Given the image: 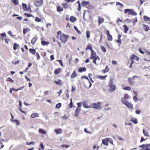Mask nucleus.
<instances>
[{
  "mask_svg": "<svg viewBox=\"0 0 150 150\" xmlns=\"http://www.w3.org/2000/svg\"><path fill=\"white\" fill-rule=\"evenodd\" d=\"M146 150H150V144H146Z\"/></svg>",
  "mask_w": 150,
  "mask_h": 150,
  "instance_id": "obj_54",
  "label": "nucleus"
},
{
  "mask_svg": "<svg viewBox=\"0 0 150 150\" xmlns=\"http://www.w3.org/2000/svg\"><path fill=\"white\" fill-rule=\"evenodd\" d=\"M22 5L23 6V9L24 11H27L28 10L27 5L26 4L23 3L22 4Z\"/></svg>",
  "mask_w": 150,
  "mask_h": 150,
  "instance_id": "obj_17",
  "label": "nucleus"
},
{
  "mask_svg": "<svg viewBox=\"0 0 150 150\" xmlns=\"http://www.w3.org/2000/svg\"><path fill=\"white\" fill-rule=\"evenodd\" d=\"M124 97L126 99H128L129 98V95L127 94H125L124 96Z\"/></svg>",
  "mask_w": 150,
  "mask_h": 150,
  "instance_id": "obj_64",
  "label": "nucleus"
},
{
  "mask_svg": "<svg viewBox=\"0 0 150 150\" xmlns=\"http://www.w3.org/2000/svg\"><path fill=\"white\" fill-rule=\"evenodd\" d=\"M138 50L139 52L141 53V54H144V52H143V51H142V50L141 49V48H139V49H138Z\"/></svg>",
  "mask_w": 150,
  "mask_h": 150,
  "instance_id": "obj_63",
  "label": "nucleus"
},
{
  "mask_svg": "<svg viewBox=\"0 0 150 150\" xmlns=\"http://www.w3.org/2000/svg\"><path fill=\"white\" fill-rule=\"evenodd\" d=\"M72 106H73V103H72V98H71V102L68 105V108L70 109L71 108H72Z\"/></svg>",
  "mask_w": 150,
  "mask_h": 150,
  "instance_id": "obj_34",
  "label": "nucleus"
},
{
  "mask_svg": "<svg viewBox=\"0 0 150 150\" xmlns=\"http://www.w3.org/2000/svg\"><path fill=\"white\" fill-rule=\"evenodd\" d=\"M122 89L124 90H127L130 91L131 90V88L129 86H127L125 87H123L122 88Z\"/></svg>",
  "mask_w": 150,
  "mask_h": 150,
  "instance_id": "obj_39",
  "label": "nucleus"
},
{
  "mask_svg": "<svg viewBox=\"0 0 150 150\" xmlns=\"http://www.w3.org/2000/svg\"><path fill=\"white\" fill-rule=\"evenodd\" d=\"M34 143H35L34 142L32 141V142H31L29 143L27 142H26V144L27 145H30V144H34Z\"/></svg>",
  "mask_w": 150,
  "mask_h": 150,
  "instance_id": "obj_58",
  "label": "nucleus"
},
{
  "mask_svg": "<svg viewBox=\"0 0 150 150\" xmlns=\"http://www.w3.org/2000/svg\"><path fill=\"white\" fill-rule=\"evenodd\" d=\"M13 122L16 123L17 126H19L20 125V123L19 121L17 119L14 120H13Z\"/></svg>",
  "mask_w": 150,
  "mask_h": 150,
  "instance_id": "obj_40",
  "label": "nucleus"
},
{
  "mask_svg": "<svg viewBox=\"0 0 150 150\" xmlns=\"http://www.w3.org/2000/svg\"><path fill=\"white\" fill-rule=\"evenodd\" d=\"M86 37L87 38H89L90 37V33L89 31H87L86 32Z\"/></svg>",
  "mask_w": 150,
  "mask_h": 150,
  "instance_id": "obj_47",
  "label": "nucleus"
},
{
  "mask_svg": "<svg viewBox=\"0 0 150 150\" xmlns=\"http://www.w3.org/2000/svg\"><path fill=\"white\" fill-rule=\"evenodd\" d=\"M144 20L145 21H150V18L149 17L146 16H144Z\"/></svg>",
  "mask_w": 150,
  "mask_h": 150,
  "instance_id": "obj_32",
  "label": "nucleus"
},
{
  "mask_svg": "<svg viewBox=\"0 0 150 150\" xmlns=\"http://www.w3.org/2000/svg\"><path fill=\"white\" fill-rule=\"evenodd\" d=\"M88 49L90 50L91 51L92 50H92V47L91 44L87 45L86 46V50H87Z\"/></svg>",
  "mask_w": 150,
  "mask_h": 150,
  "instance_id": "obj_28",
  "label": "nucleus"
},
{
  "mask_svg": "<svg viewBox=\"0 0 150 150\" xmlns=\"http://www.w3.org/2000/svg\"><path fill=\"white\" fill-rule=\"evenodd\" d=\"M133 99L134 101L136 103L139 100L135 96L133 97Z\"/></svg>",
  "mask_w": 150,
  "mask_h": 150,
  "instance_id": "obj_46",
  "label": "nucleus"
},
{
  "mask_svg": "<svg viewBox=\"0 0 150 150\" xmlns=\"http://www.w3.org/2000/svg\"><path fill=\"white\" fill-rule=\"evenodd\" d=\"M101 103L100 102H98L97 103H93L91 104V108L98 110L101 109Z\"/></svg>",
  "mask_w": 150,
  "mask_h": 150,
  "instance_id": "obj_3",
  "label": "nucleus"
},
{
  "mask_svg": "<svg viewBox=\"0 0 150 150\" xmlns=\"http://www.w3.org/2000/svg\"><path fill=\"white\" fill-rule=\"evenodd\" d=\"M130 59L131 60H133V59H136L137 61H139V57L134 54L132 55L130 57Z\"/></svg>",
  "mask_w": 150,
  "mask_h": 150,
  "instance_id": "obj_10",
  "label": "nucleus"
},
{
  "mask_svg": "<svg viewBox=\"0 0 150 150\" xmlns=\"http://www.w3.org/2000/svg\"><path fill=\"white\" fill-rule=\"evenodd\" d=\"M35 21L37 22H39L41 21V19L38 17L35 18Z\"/></svg>",
  "mask_w": 150,
  "mask_h": 150,
  "instance_id": "obj_55",
  "label": "nucleus"
},
{
  "mask_svg": "<svg viewBox=\"0 0 150 150\" xmlns=\"http://www.w3.org/2000/svg\"><path fill=\"white\" fill-rule=\"evenodd\" d=\"M89 2L88 1H84L82 2L81 3V5L82 6H86L87 5L89 4Z\"/></svg>",
  "mask_w": 150,
  "mask_h": 150,
  "instance_id": "obj_22",
  "label": "nucleus"
},
{
  "mask_svg": "<svg viewBox=\"0 0 150 150\" xmlns=\"http://www.w3.org/2000/svg\"><path fill=\"white\" fill-rule=\"evenodd\" d=\"M107 38H108V40L109 41H112V37L111 36V35H108L107 36Z\"/></svg>",
  "mask_w": 150,
  "mask_h": 150,
  "instance_id": "obj_42",
  "label": "nucleus"
},
{
  "mask_svg": "<svg viewBox=\"0 0 150 150\" xmlns=\"http://www.w3.org/2000/svg\"><path fill=\"white\" fill-rule=\"evenodd\" d=\"M123 26L124 27V29L125 32V33H127V31L128 30L129 28L125 25H124Z\"/></svg>",
  "mask_w": 150,
  "mask_h": 150,
  "instance_id": "obj_36",
  "label": "nucleus"
},
{
  "mask_svg": "<svg viewBox=\"0 0 150 150\" xmlns=\"http://www.w3.org/2000/svg\"><path fill=\"white\" fill-rule=\"evenodd\" d=\"M41 44L42 45L45 46L47 45L50 44V43L48 42H46L45 41H41Z\"/></svg>",
  "mask_w": 150,
  "mask_h": 150,
  "instance_id": "obj_29",
  "label": "nucleus"
},
{
  "mask_svg": "<svg viewBox=\"0 0 150 150\" xmlns=\"http://www.w3.org/2000/svg\"><path fill=\"white\" fill-rule=\"evenodd\" d=\"M125 105L128 108L130 109H132L133 108V105L130 102L127 101Z\"/></svg>",
  "mask_w": 150,
  "mask_h": 150,
  "instance_id": "obj_6",
  "label": "nucleus"
},
{
  "mask_svg": "<svg viewBox=\"0 0 150 150\" xmlns=\"http://www.w3.org/2000/svg\"><path fill=\"white\" fill-rule=\"evenodd\" d=\"M76 20V18L74 16H71L70 17V20L72 22H74Z\"/></svg>",
  "mask_w": 150,
  "mask_h": 150,
  "instance_id": "obj_26",
  "label": "nucleus"
},
{
  "mask_svg": "<svg viewBox=\"0 0 150 150\" xmlns=\"http://www.w3.org/2000/svg\"><path fill=\"white\" fill-rule=\"evenodd\" d=\"M43 1L42 0H37L34 2V5L37 7H39L42 5Z\"/></svg>",
  "mask_w": 150,
  "mask_h": 150,
  "instance_id": "obj_5",
  "label": "nucleus"
},
{
  "mask_svg": "<svg viewBox=\"0 0 150 150\" xmlns=\"http://www.w3.org/2000/svg\"><path fill=\"white\" fill-rule=\"evenodd\" d=\"M39 116V114L38 113H32L31 115V117L32 118H34L35 117H38Z\"/></svg>",
  "mask_w": 150,
  "mask_h": 150,
  "instance_id": "obj_16",
  "label": "nucleus"
},
{
  "mask_svg": "<svg viewBox=\"0 0 150 150\" xmlns=\"http://www.w3.org/2000/svg\"><path fill=\"white\" fill-rule=\"evenodd\" d=\"M57 34L58 35H60V39L61 42L63 43H65L67 40L68 36L62 33L60 31L57 32Z\"/></svg>",
  "mask_w": 150,
  "mask_h": 150,
  "instance_id": "obj_1",
  "label": "nucleus"
},
{
  "mask_svg": "<svg viewBox=\"0 0 150 150\" xmlns=\"http://www.w3.org/2000/svg\"><path fill=\"white\" fill-rule=\"evenodd\" d=\"M86 69L85 67H81L79 69L78 71L80 72H82L83 71H85Z\"/></svg>",
  "mask_w": 150,
  "mask_h": 150,
  "instance_id": "obj_24",
  "label": "nucleus"
},
{
  "mask_svg": "<svg viewBox=\"0 0 150 150\" xmlns=\"http://www.w3.org/2000/svg\"><path fill=\"white\" fill-rule=\"evenodd\" d=\"M96 55V53L94 52L93 50H92L91 51V56L90 57V59H92L93 58V62L95 64H96V61H99L100 60V58L98 56H95L94 55Z\"/></svg>",
  "mask_w": 150,
  "mask_h": 150,
  "instance_id": "obj_2",
  "label": "nucleus"
},
{
  "mask_svg": "<svg viewBox=\"0 0 150 150\" xmlns=\"http://www.w3.org/2000/svg\"><path fill=\"white\" fill-rule=\"evenodd\" d=\"M28 31H29V29H27V28H26V29L24 28L23 29V33L24 34H26L27 33V32H28Z\"/></svg>",
  "mask_w": 150,
  "mask_h": 150,
  "instance_id": "obj_45",
  "label": "nucleus"
},
{
  "mask_svg": "<svg viewBox=\"0 0 150 150\" xmlns=\"http://www.w3.org/2000/svg\"><path fill=\"white\" fill-rule=\"evenodd\" d=\"M74 28L76 30V31L77 33L79 34H81V33L80 31L78 29L77 27L76 26H74Z\"/></svg>",
  "mask_w": 150,
  "mask_h": 150,
  "instance_id": "obj_50",
  "label": "nucleus"
},
{
  "mask_svg": "<svg viewBox=\"0 0 150 150\" xmlns=\"http://www.w3.org/2000/svg\"><path fill=\"white\" fill-rule=\"evenodd\" d=\"M146 144H143L141 145H140L139 147L142 148V149L141 150H146Z\"/></svg>",
  "mask_w": 150,
  "mask_h": 150,
  "instance_id": "obj_23",
  "label": "nucleus"
},
{
  "mask_svg": "<svg viewBox=\"0 0 150 150\" xmlns=\"http://www.w3.org/2000/svg\"><path fill=\"white\" fill-rule=\"evenodd\" d=\"M82 103L81 102L78 103H77V104L78 106V107H79V108H80V107L81 106L82 104Z\"/></svg>",
  "mask_w": 150,
  "mask_h": 150,
  "instance_id": "obj_60",
  "label": "nucleus"
},
{
  "mask_svg": "<svg viewBox=\"0 0 150 150\" xmlns=\"http://www.w3.org/2000/svg\"><path fill=\"white\" fill-rule=\"evenodd\" d=\"M143 132L144 134V136H146V137H149V135L148 132L146 131L144 129H143Z\"/></svg>",
  "mask_w": 150,
  "mask_h": 150,
  "instance_id": "obj_38",
  "label": "nucleus"
},
{
  "mask_svg": "<svg viewBox=\"0 0 150 150\" xmlns=\"http://www.w3.org/2000/svg\"><path fill=\"white\" fill-rule=\"evenodd\" d=\"M100 48L103 52H106V50L104 47L103 46L101 45L100 46Z\"/></svg>",
  "mask_w": 150,
  "mask_h": 150,
  "instance_id": "obj_41",
  "label": "nucleus"
},
{
  "mask_svg": "<svg viewBox=\"0 0 150 150\" xmlns=\"http://www.w3.org/2000/svg\"><path fill=\"white\" fill-rule=\"evenodd\" d=\"M19 62V61L18 60L15 61L14 62L13 61L12 63H13L14 64H18Z\"/></svg>",
  "mask_w": 150,
  "mask_h": 150,
  "instance_id": "obj_62",
  "label": "nucleus"
},
{
  "mask_svg": "<svg viewBox=\"0 0 150 150\" xmlns=\"http://www.w3.org/2000/svg\"><path fill=\"white\" fill-rule=\"evenodd\" d=\"M141 112V111L139 110H137L135 111L136 113L138 115Z\"/></svg>",
  "mask_w": 150,
  "mask_h": 150,
  "instance_id": "obj_61",
  "label": "nucleus"
},
{
  "mask_svg": "<svg viewBox=\"0 0 150 150\" xmlns=\"http://www.w3.org/2000/svg\"><path fill=\"white\" fill-rule=\"evenodd\" d=\"M12 2L15 5H18L19 4V1L18 0H11Z\"/></svg>",
  "mask_w": 150,
  "mask_h": 150,
  "instance_id": "obj_33",
  "label": "nucleus"
},
{
  "mask_svg": "<svg viewBox=\"0 0 150 150\" xmlns=\"http://www.w3.org/2000/svg\"><path fill=\"white\" fill-rule=\"evenodd\" d=\"M57 10L58 12L62 11L63 10V8L62 7L59 6L57 7Z\"/></svg>",
  "mask_w": 150,
  "mask_h": 150,
  "instance_id": "obj_37",
  "label": "nucleus"
},
{
  "mask_svg": "<svg viewBox=\"0 0 150 150\" xmlns=\"http://www.w3.org/2000/svg\"><path fill=\"white\" fill-rule=\"evenodd\" d=\"M25 15L27 17H31V16L33 17V16L31 14H29L27 13H25Z\"/></svg>",
  "mask_w": 150,
  "mask_h": 150,
  "instance_id": "obj_57",
  "label": "nucleus"
},
{
  "mask_svg": "<svg viewBox=\"0 0 150 150\" xmlns=\"http://www.w3.org/2000/svg\"><path fill=\"white\" fill-rule=\"evenodd\" d=\"M19 46V45L18 44L15 43L14 44V45L13 47V49L14 50H16Z\"/></svg>",
  "mask_w": 150,
  "mask_h": 150,
  "instance_id": "obj_35",
  "label": "nucleus"
},
{
  "mask_svg": "<svg viewBox=\"0 0 150 150\" xmlns=\"http://www.w3.org/2000/svg\"><path fill=\"white\" fill-rule=\"evenodd\" d=\"M6 81H8L13 82H14L13 80L10 77H8L6 79Z\"/></svg>",
  "mask_w": 150,
  "mask_h": 150,
  "instance_id": "obj_52",
  "label": "nucleus"
},
{
  "mask_svg": "<svg viewBox=\"0 0 150 150\" xmlns=\"http://www.w3.org/2000/svg\"><path fill=\"white\" fill-rule=\"evenodd\" d=\"M30 52L33 55H35L36 53V50L34 49H30L29 50Z\"/></svg>",
  "mask_w": 150,
  "mask_h": 150,
  "instance_id": "obj_19",
  "label": "nucleus"
},
{
  "mask_svg": "<svg viewBox=\"0 0 150 150\" xmlns=\"http://www.w3.org/2000/svg\"><path fill=\"white\" fill-rule=\"evenodd\" d=\"M61 68H59L54 71V73L55 74H57L61 72Z\"/></svg>",
  "mask_w": 150,
  "mask_h": 150,
  "instance_id": "obj_27",
  "label": "nucleus"
},
{
  "mask_svg": "<svg viewBox=\"0 0 150 150\" xmlns=\"http://www.w3.org/2000/svg\"><path fill=\"white\" fill-rule=\"evenodd\" d=\"M130 120L135 124H137L138 123L137 120L135 118H131Z\"/></svg>",
  "mask_w": 150,
  "mask_h": 150,
  "instance_id": "obj_31",
  "label": "nucleus"
},
{
  "mask_svg": "<svg viewBox=\"0 0 150 150\" xmlns=\"http://www.w3.org/2000/svg\"><path fill=\"white\" fill-rule=\"evenodd\" d=\"M124 11L125 13V14L127 13L129 15L134 16H136L137 15V13L132 9H125L124 10Z\"/></svg>",
  "mask_w": 150,
  "mask_h": 150,
  "instance_id": "obj_4",
  "label": "nucleus"
},
{
  "mask_svg": "<svg viewBox=\"0 0 150 150\" xmlns=\"http://www.w3.org/2000/svg\"><path fill=\"white\" fill-rule=\"evenodd\" d=\"M109 87L110 88V90L112 92L114 91L116 89V87L115 85L109 84Z\"/></svg>",
  "mask_w": 150,
  "mask_h": 150,
  "instance_id": "obj_8",
  "label": "nucleus"
},
{
  "mask_svg": "<svg viewBox=\"0 0 150 150\" xmlns=\"http://www.w3.org/2000/svg\"><path fill=\"white\" fill-rule=\"evenodd\" d=\"M61 103H59L56 105V107L57 108H59L61 107Z\"/></svg>",
  "mask_w": 150,
  "mask_h": 150,
  "instance_id": "obj_49",
  "label": "nucleus"
},
{
  "mask_svg": "<svg viewBox=\"0 0 150 150\" xmlns=\"http://www.w3.org/2000/svg\"><path fill=\"white\" fill-rule=\"evenodd\" d=\"M38 132L39 133L42 134H45L47 133L46 131L42 128L39 129Z\"/></svg>",
  "mask_w": 150,
  "mask_h": 150,
  "instance_id": "obj_13",
  "label": "nucleus"
},
{
  "mask_svg": "<svg viewBox=\"0 0 150 150\" xmlns=\"http://www.w3.org/2000/svg\"><path fill=\"white\" fill-rule=\"evenodd\" d=\"M107 75H105L104 76H99L98 77V78L99 79L102 80L104 79L105 78L107 77Z\"/></svg>",
  "mask_w": 150,
  "mask_h": 150,
  "instance_id": "obj_30",
  "label": "nucleus"
},
{
  "mask_svg": "<svg viewBox=\"0 0 150 150\" xmlns=\"http://www.w3.org/2000/svg\"><path fill=\"white\" fill-rule=\"evenodd\" d=\"M116 4L117 6H120L121 7H123V5L122 4L118 2H116Z\"/></svg>",
  "mask_w": 150,
  "mask_h": 150,
  "instance_id": "obj_48",
  "label": "nucleus"
},
{
  "mask_svg": "<svg viewBox=\"0 0 150 150\" xmlns=\"http://www.w3.org/2000/svg\"><path fill=\"white\" fill-rule=\"evenodd\" d=\"M121 101L122 103L124 104H125L127 102V101L126 100V99L124 97L121 98Z\"/></svg>",
  "mask_w": 150,
  "mask_h": 150,
  "instance_id": "obj_25",
  "label": "nucleus"
},
{
  "mask_svg": "<svg viewBox=\"0 0 150 150\" xmlns=\"http://www.w3.org/2000/svg\"><path fill=\"white\" fill-rule=\"evenodd\" d=\"M54 132L57 134H60L62 133V130L61 128L54 129Z\"/></svg>",
  "mask_w": 150,
  "mask_h": 150,
  "instance_id": "obj_11",
  "label": "nucleus"
},
{
  "mask_svg": "<svg viewBox=\"0 0 150 150\" xmlns=\"http://www.w3.org/2000/svg\"><path fill=\"white\" fill-rule=\"evenodd\" d=\"M37 40V38L36 37H34L33 38L31 41V42L33 45H34Z\"/></svg>",
  "mask_w": 150,
  "mask_h": 150,
  "instance_id": "obj_18",
  "label": "nucleus"
},
{
  "mask_svg": "<svg viewBox=\"0 0 150 150\" xmlns=\"http://www.w3.org/2000/svg\"><path fill=\"white\" fill-rule=\"evenodd\" d=\"M80 108H77L75 112V116L77 117L79 116L80 111Z\"/></svg>",
  "mask_w": 150,
  "mask_h": 150,
  "instance_id": "obj_15",
  "label": "nucleus"
},
{
  "mask_svg": "<svg viewBox=\"0 0 150 150\" xmlns=\"http://www.w3.org/2000/svg\"><path fill=\"white\" fill-rule=\"evenodd\" d=\"M109 71V69L107 66H106L105 68L103 70V71L104 73L108 72Z\"/></svg>",
  "mask_w": 150,
  "mask_h": 150,
  "instance_id": "obj_44",
  "label": "nucleus"
},
{
  "mask_svg": "<svg viewBox=\"0 0 150 150\" xmlns=\"http://www.w3.org/2000/svg\"><path fill=\"white\" fill-rule=\"evenodd\" d=\"M36 56L37 57L38 60H39L40 58V57L38 52H37L36 53Z\"/></svg>",
  "mask_w": 150,
  "mask_h": 150,
  "instance_id": "obj_53",
  "label": "nucleus"
},
{
  "mask_svg": "<svg viewBox=\"0 0 150 150\" xmlns=\"http://www.w3.org/2000/svg\"><path fill=\"white\" fill-rule=\"evenodd\" d=\"M54 82L59 85H61L63 84L62 82L60 79H58L57 80L54 81Z\"/></svg>",
  "mask_w": 150,
  "mask_h": 150,
  "instance_id": "obj_12",
  "label": "nucleus"
},
{
  "mask_svg": "<svg viewBox=\"0 0 150 150\" xmlns=\"http://www.w3.org/2000/svg\"><path fill=\"white\" fill-rule=\"evenodd\" d=\"M61 147L64 148H67L70 147V146H69L68 145H62Z\"/></svg>",
  "mask_w": 150,
  "mask_h": 150,
  "instance_id": "obj_51",
  "label": "nucleus"
},
{
  "mask_svg": "<svg viewBox=\"0 0 150 150\" xmlns=\"http://www.w3.org/2000/svg\"><path fill=\"white\" fill-rule=\"evenodd\" d=\"M102 143L103 144L108 146V138H105V139H103L102 140Z\"/></svg>",
  "mask_w": 150,
  "mask_h": 150,
  "instance_id": "obj_7",
  "label": "nucleus"
},
{
  "mask_svg": "<svg viewBox=\"0 0 150 150\" xmlns=\"http://www.w3.org/2000/svg\"><path fill=\"white\" fill-rule=\"evenodd\" d=\"M98 23L100 24L103 23L104 21V18L103 17L100 16L98 17Z\"/></svg>",
  "mask_w": 150,
  "mask_h": 150,
  "instance_id": "obj_14",
  "label": "nucleus"
},
{
  "mask_svg": "<svg viewBox=\"0 0 150 150\" xmlns=\"http://www.w3.org/2000/svg\"><path fill=\"white\" fill-rule=\"evenodd\" d=\"M40 147L41 148L42 150H44V146L43 144L42 143H41L40 145Z\"/></svg>",
  "mask_w": 150,
  "mask_h": 150,
  "instance_id": "obj_59",
  "label": "nucleus"
},
{
  "mask_svg": "<svg viewBox=\"0 0 150 150\" xmlns=\"http://www.w3.org/2000/svg\"><path fill=\"white\" fill-rule=\"evenodd\" d=\"M143 27L145 31H148L149 30V27L146 25H143Z\"/></svg>",
  "mask_w": 150,
  "mask_h": 150,
  "instance_id": "obj_20",
  "label": "nucleus"
},
{
  "mask_svg": "<svg viewBox=\"0 0 150 150\" xmlns=\"http://www.w3.org/2000/svg\"><path fill=\"white\" fill-rule=\"evenodd\" d=\"M76 76V71H74L71 75V79H73L75 78Z\"/></svg>",
  "mask_w": 150,
  "mask_h": 150,
  "instance_id": "obj_21",
  "label": "nucleus"
},
{
  "mask_svg": "<svg viewBox=\"0 0 150 150\" xmlns=\"http://www.w3.org/2000/svg\"><path fill=\"white\" fill-rule=\"evenodd\" d=\"M134 63V62L133 60H131V63L129 66V68L131 69H132V64Z\"/></svg>",
  "mask_w": 150,
  "mask_h": 150,
  "instance_id": "obj_56",
  "label": "nucleus"
},
{
  "mask_svg": "<svg viewBox=\"0 0 150 150\" xmlns=\"http://www.w3.org/2000/svg\"><path fill=\"white\" fill-rule=\"evenodd\" d=\"M83 107L86 108H91V105L90 106L88 105V103L85 101H83Z\"/></svg>",
  "mask_w": 150,
  "mask_h": 150,
  "instance_id": "obj_9",
  "label": "nucleus"
},
{
  "mask_svg": "<svg viewBox=\"0 0 150 150\" xmlns=\"http://www.w3.org/2000/svg\"><path fill=\"white\" fill-rule=\"evenodd\" d=\"M108 141L112 144H113V142L112 139L110 138H108Z\"/></svg>",
  "mask_w": 150,
  "mask_h": 150,
  "instance_id": "obj_43",
  "label": "nucleus"
}]
</instances>
